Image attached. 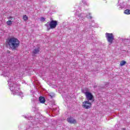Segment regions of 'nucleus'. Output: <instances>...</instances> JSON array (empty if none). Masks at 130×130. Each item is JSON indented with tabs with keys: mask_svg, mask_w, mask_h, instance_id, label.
Returning <instances> with one entry per match:
<instances>
[{
	"mask_svg": "<svg viewBox=\"0 0 130 130\" xmlns=\"http://www.w3.org/2000/svg\"><path fill=\"white\" fill-rule=\"evenodd\" d=\"M8 82L9 89L11 91L12 95H17L18 96H21V97H24L23 92L19 91L20 85L15 83V78L14 77H10Z\"/></svg>",
	"mask_w": 130,
	"mask_h": 130,
	"instance_id": "1",
	"label": "nucleus"
},
{
	"mask_svg": "<svg viewBox=\"0 0 130 130\" xmlns=\"http://www.w3.org/2000/svg\"><path fill=\"white\" fill-rule=\"evenodd\" d=\"M7 43L9 47L12 50H15L20 46V41L16 38L13 37L10 38L8 39Z\"/></svg>",
	"mask_w": 130,
	"mask_h": 130,
	"instance_id": "2",
	"label": "nucleus"
},
{
	"mask_svg": "<svg viewBox=\"0 0 130 130\" xmlns=\"http://www.w3.org/2000/svg\"><path fill=\"white\" fill-rule=\"evenodd\" d=\"M45 27L47 28V30L49 31L51 29H55L56 26H57V21L55 20H52L48 22L45 24Z\"/></svg>",
	"mask_w": 130,
	"mask_h": 130,
	"instance_id": "3",
	"label": "nucleus"
},
{
	"mask_svg": "<svg viewBox=\"0 0 130 130\" xmlns=\"http://www.w3.org/2000/svg\"><path fill=\"white\" fill-rule=\"evenodd\" d=\"M0 75L3 77H9L10 75V72L7 71L6 67L1 66L0 67Z\"/></svg>",
	"mask_w": 130,
	"mask_h": 130,
	"instance_id": "4",
	"label": "nucleus"
},
{
	"mask_svg": "<svg viewBox=\"0 0 130 130\" xmlns=\"http://www.w3.org/2000/svg\"><path fill=\"white\" fill-rule=\"evenodd\" d=\"M106 37L108 42L112 44V43L113 42V41L114 40V36H113V34L107 32L106 33Z\"/></svg>",
	"mask_w": 130,
	"mask_h": 130,
	"instance_id": "5",
	"label": "nucleus"
},
{
	"mask_svg": "<svg viewBox=\"0 0 130 130\" xmlns=\"http://www.w3.org/2000/svg\"><path fill=\"white\" fill-rule=\"evenodd\" d=\"M91 106L92 103L89 101H85L82 103V107L85 109H89V108H91Z\"/></svg>",
	"mask_w": 130,
	"mask_h": 130,
	"instance_id": "6",
	"label": "nucleus"
},
{
	"mask_svg": "<svg viewBox=\"0 0 130 130\" xmlns=\"http://www.w3.org/2000/svg\"><path fill=\"white\" fill-rule=\"evenodd\" d=\"M78 17H79V19L82 20V21H84V19H85L86 17H87L88 19H92V16L90 13H88V15L84 14V13L80 14L78 15Z\"/></svg>",
	"mask_w": 130,
	"mask_h": 130,
	"instance_id": "7",
	"label": "nucleus"
},
{
	"mask_svg": "<svg viewBox=\"0 0 130 130\" xmlns=\"http://www.w3.org/2000/svg\"><path fill=\"white\" fill-rule=\"evenodd\" d=\"M118 4H119V5L118 7H119V9H123L125 7V5H124V2H122V0H119Z\"/></svg>",
	"mask_w": 130,
	"mask_h": 130,
	"instance_id": "8",
	"label": "nucleus"
},
{
	"mask_svg": "<svg viewBox=\"0 0 130 130\" xmlns=\"http://www.w3.org/2000/svg\"><path fill=\"white\" fill-rule=\"evenodd\" d=\"M85 96L88 101H91V100H92L93 99V96L91 92L87 93L86 94H85Z\"/></svg>",
	"mask_w": 130,
	"mask_h": 130,
	"instance_id": "9",
	"label": "nucleus"
},
{
	"mask_svg": "<svg viewBox=\"0 0 130 130\" xmlns=\"http://www.w3.org/2000/svg\"><path fill=\"white\" fill-rule=\"evenodd\" d=\"M67 121L70 123H76L77 122V121H76L73 117L68 118L67 119Z\"/></svg>",
	"mask_w": 130,
	"mask_h": 130,
	"instance_id": "10",
	"label": "nucleus"
},
{
	"mask_svg": "<svg viewBox=\"0 0 130 130\" xmlns=\"http://www.w3.org/2000/svg\"><path fill=\"white\" fill-rule=\"evenodd\" d=\"M122 42L125 44H128L130 42V38H127V39H123Z\"/></svg>",
	"mask_w": 130,
	"mask_h": 130,
	"instance_id": "11",
	"label": "nucleus"
},
{
	"mask_svg": "<svg viewBox=\"0 0 130 130\" xmlns=\"http://www.w3.org/2000/svg\"><path fill=\"white\" fill-rule=\"evenodd\" d=\"M39 101L40 103L44 104V103H45V99L43 96H40L39 98Z\"/></svg>",
	"mask_w": 130,
	"mask_h": 130,
	"instance_id": "12",
	"label": "nucleus"
},
{
	"mask_svg": "<svg viewBox=\"0 0 130 130\" xmlns=\"http://www.w3.org/2000/svg\"><path fill=\"white\" fill-rule=\"evenodd\" d=\"M13 23H14V21L8 20V21H7L6 24L8 25V26H12V25H13Z\"/></svg>",
	"mask_w": 130,
	"mask_h": 130,
	"instance_id": "13",
	"label": "nucleus"
},
{
	"mask_svg": "<svg viewBox=\"0 0 130 130\" xmlns=\"http://www.w3.org/2000/svg\"><path fill=\"white\" fill-rule=\"evenodd\" d=\"M82 92L84 93V94H85V95H86L87 93H89V89L88 88H84L82 90Z\"/></svg>",
	"mask_w": 130,
	"mask_h": 130,
	"instance_id": "14",
	"label": "nucleus"
},
{
	"mask_svg": "<svg viewBox=\"0 0 130 130\" xmlns=\"http://www.w3.org/2000/svg\"><path fill=\"white\" fill-rule=\"evenodd\" d=\"M39 51H40V50H39V48H36L34 51H33V53L35 54H37V53H39Z\"/></svg>",
	"mask_w": 130,
	"mask_h": 130,
	"instance_id": "15",
	"label": "nucleus"
},
{
	"mask_svg": "<svg viewBox=\"0 0 130 130\" xmlns=\"http://www.w3.org/2000/svg\"><path fill=\"white\" fill-rule=\"evenodd\" d=\"M124 14H125V15H130V10L126 9V10H124Z\"/></svg>",
	"mask_w": 130,
	"mask_h": 130,
	"instance_id": "16",
	"label": "nucleus"
},
{
	"mask_svg": "<svg viewBox=\"0 0 130 130\" xmlns=\"http://www.w3.org/2000/svg\"><path fill=\"white\" fill-rule=\"evenodd\" d=\"M126 63L125 61L123 60L120 62V67H122L123 66H124Z\"/></svg>",
	"mask_w": 130,
	"mask_h": 130,
	"instance_id": "17",
	"label": "nucleus"
},
{
	"mask_svg": "<svg viewBox=\"0 0 130 130\" xmlns=\"http://www.w3.org/2000/svg\"><path fill=\"white\" fill-rule=\"evenodd\" d=\"M8 20H9V21H14L15 18L12 16H9V17H8Z\"/></svg>",
	"mask_w": 130,
	"mask_h": 130,
	"instance_id": "18",
	"label": "nucleus"
},
{
	"mask_svg": "<svg viewBox=\"0 0 130 130\" xmlns=\"http://www.w3.org/2000/svg\"><path fill=\"white\" fill-rule=\"evenodd\" d=\"M23 19L24 21H28V16H27L26 15H24L23 16Z\"/></svg>",
	"mask_w": 130,
	"mask_h": 130,
	"instance_id": "19",
	"label": "nucleus"
},
{
	"mask_svg": "<svg viewBox=\"0 0 130 130\" xmlns=\"http://www.w3.org/2000/svg\"><path fill=\"white\" fill-rule=\"evenodd\" d=\"M41 22H44L45 21V18L44 17H41L40 18Z\"/></svg>",
	"mask_w": 130,
	"mask_h": 130,
	"instance_id": "20",
	"label": "nucleus"
},
{
	"mask_svg": "<svg viewBox=\"0 0 130 130\" xmlns=\"http://www.w3.org/2000/svg\"><path fill=\"white\" fill-rule=\"evenodd\" d=\"M23 117H24V118H27V119H30V116H25V115H24L23 116Z\"/></svg>",
	"mask_w": 130,
	"mask_h": 130,
	"instance_id": "21",
	"label": "nucleus"
},
{
	"mask_svg": "<svg viewBox=\"0 0 130 130\" xmlns=\"http://www.w3.org/2000/svg\"><path fill=\"white\" fill-rule=\"evenodd\" d=\"M50 96L51 97H54V93H50Z\"/></svg>",
	"mask_w": 130,
	"mask_h": 130,
	"instance_id": "22",
	"label": "nucleus"
},
{
	"mask_svg": "<svg viewBox=\"0 0 130 130\" xmlns=\"http://www.w3.org/2000/svg\"><path fill=\"white\" fill-rule=\"evenodd\" d=\"M123 53H128V51H123Z\"/></svg>",
	"mask_w": 130,
	"mask_h": 130,
	"instance_id": "23",
	"label": "nucleus"
},
{
	"mask_svg": "<svg viewBox=\"0 0 130 130\" xmlns=\"http://www.w3.org/2000/svg\"><path fill=\"white\" fill-rule=\"evenodd\" d=\"M93 27H99V25H98V24H96L95 25H93Z\"/></svg>",
	"mask_w": 130,
	"mask_h": 130,
	"instance_id": "24",
	"label": "nucleus"
},
{
	"mask_svg": "<svg viewBox=\"0 0 130 130\" xmlns=\"http://www.w3.org/2000/svg\"><path fill=\"white\" fill-rule=\"evenodd\" d=\"M55 110H56V109H54V108L53 109V111H55Z\"/></svg>",
	"mask_w": 130,
	"mask_h": 130,
	"instance_id": "25",
	"label": "nucleus"
},
{
	"mask_svg": "<svg viewBox=\"0 0 130 130\" xmlns=\"http://www.w3.org/2000/svg\"><path fill=\"white\" fill-rule=\"evenodd\" d=\"M7 70H9V68H7Z\"/></svg>",
	"mask_w": 130,
	"mask_h": 130,
	"instance_id": "26",
	"label": "nucleus"
},
{
	"mask_svg": "<svg viewBox=\"0 0 130 130\" xmlns=\"http://www.w3.org/2000/svg\"><path fill=\"white\" fill-rule=\"evenodd\" d=\"M28 124H30V122H28Z\"/></svg>",
	"mask_w": 130,
	"mask_h": 130,
	"instance_id": "27",
	"label": "nucleus"
},
{
	"mask_svg": "<svg viewBox=\"0 0 130 130\" xmlns=\"http://www.w3.org/2000/svg\"><path fill=\"white\" fill-rule=\"evenodd\" d=\"M29 127H31V126H29Z\"/></svg>",
	"mask_w": 130,
	"mask_h": 130,
	"instance_id": "28",
	"label": "nucleus"
}]
</instances>
